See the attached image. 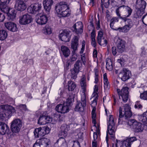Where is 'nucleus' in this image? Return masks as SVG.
Returning <instances> with one entry per match:
<instances>
[{
  "mask_svg": "<svg viewBox=\"0 0 147 147\" xmlns=\"http://www.w3.org/2000/svg\"><path fill=\"white\" fill-rule=\"evenodd\" d=\"M105 111L107 115H109V117L107 121V132L106 141L108 143V138L114 139L115 138V123L116 122L113 118V116L110 115L109 111L107 109H105Z\"/></svg>",
  "mask_w": 147,
  "mask_h": 147,
  "instance_id": "f257e3e1",
  "label": "nucleus"
},
{
  "mask_svg": "<svg viewBox=\"0 0 147 147\" xmlns=\"http://www.w3.org/2000/svg\"><path fill=\"white\" fill-rule=\"evenodd\" d=\"M86 42L84 40H83L82 43V48L80 53L82 54L80 55L81 59L77 61L74 64V69L76 71L79 72L82 69V63L84 65H86V53H83L85 50Z\"/></svg>",
  "mask_w": 147,
  "mask_h": 147,
  "instance_id": "f03ea898",
  "label": "nucleus"
},
{
  "mask_svg": "<svg viewBox=\"0 0 147 147\" xmlns=\"http://www.w3.org/2000/svg\"><path fill=\"white\" fill-rule=\"evenodd\" d=\"M72 99L71 96L69 97L64 102L63 104L57 105L56 108V110L58 112L65 113L69 111V107L71 104Z\"/></svg>",
  "mask_w": 147,
  "mask_h": 147,
  "instance_id": "7ed1b4c3",
  "label": "nucleus"
},
{
  "mask_svg": "<svg viewBox=\"0 0 147 147\" xmlns=\"http://www.w3.org/2000/svg\"><path fill=\"white\" fill-rule=\"evenodd\" d=\"M81 102L77 101L74 110L76 111L82 112L84 111L86 105V97L84 94L81 95Z\"/></svg>",
  "mask_w": 147,
  "mask_h": 147,
  "instance_id": "20e7f679",
  "label": "nucleus"
},
{
  "mask_svg": "<svg viewBox=\"0 0 147 147\" xmlns=\"http://www.w3.org/2000/svg\"><path fill=\"white\" fill-rule=\"evenodd\" d=\"M131 128L135 129L136 132H142L143 130V125L141 123L137 122L134 119H130L127 123Z\"/></svg>",
  "mask_w": 147,
  "mask_h": 147,
  "instance_id": "39448f33",
  "label": "nucleus"
},
{
  "mask_svg": "<svg viewBox=\"0 0 147 147\" xmlns=\"http://www.w3.org/2000/svg\"><path fill=\"white\" fill-rule=\"evenodd\" d=\"M22 126V122L19 119H16L11 122V127L13 133L18 132Z\"/></svg>",
  "mask_w": 147,
  "mask_h": 147,
  "instance_id": "423d86ee",
  "label": "nucleus"
},
{
  "mask_svg": "<svg viewBox=\"0 0 147 147\" xmlns=\"http://www.w3.org/2000/svg\"><path fill=\"white\" fill-rule=\"evenodd\" d=\"M123 107L124 110V111H123V113L120 107V118L123 117L124 115L126 118L131 117L132 116V113L129 105L127 104H126L124 105Z\"/></svg>",
  "mask_w": 147,
  "mask_h": 147,
  "instance_id": "0eeeda50",
  "label": "nucleus"
},
{
  "mask_svg": "<svg viewBox=\"0 0 147 147\" xmlns=\"http://www.w3.org/2000/svg\"><path fill=\"white\" fill-rule=\"evenodd\" d=\"M32 21V17L27 14L21 16L19 17V23L22 25H26L29 24Z\"/></svg>",
  "mask_w": 147,
  "mask_h": 147,
  "instance_id": "6e6552de",
  "label": "nucleus"
},
{
  "mask_svg": "<svg viewBox=\"0 0 147 147\" xmlns=\"http://www.w3.org/2000/svg\"><path fill=\"white\" fill-rule=\"evenodd\" d=\"M69 6L67 2L64 1L60 2L57 4L55 7V9L58 14H60Z\"/></svg>",
  "mask_w": 147,
  "mask_h": 147,
  "instance_id": "1a4fd4ad",
  "label": "nucleus"
},
{
  "mask_svg": "<svg viewBox=\"0 0 147 147\" xmlns=\"http://www.w3.org/2000/svg\"><path fill=\"white\" fill-rule=\"evenodd\" d=\"M42 8L41 4L36 3L31 5L28 9V12L32 14H35L36 12L39 11Z\"/></svg>",
  "mask_w": 147,
  "mask_h": 147,
  "instance_id": "9d476101",
  "label": "nucleus"
},
{
  "mask_svg": "<svg viewBox=\"0 0 147 147\" xmlns=\"http://www.w3.org/2000/svg\"><path fill=\"white\" fill-rule=\"evenodd\" d=\"M123 76L121 78V80L123 81H125L129 79L131 76V73L128 69L123 68L120 72Z\"/></svg>",
  "mask_w": 147,
  "mask_h": 147,
  "instance_id": "9b49d317",
  "label": "nucleus"
},
{
  "mask_svg": "<svg viewBox=\"0 0 147 147\" xmlns=\"http://www.w3.org/2000/svg\"><path fill=\"white\" fill-rule=\"evenodd\" d=\"M16 9L19 11H23L26 8V5L22 0H17L15 4Z\"/></svg>",
  "mask_w": 147,
  "mask_h": 147,
  "instance_id": "f8f14e48",
  "label": "nucleus"
},
{
  "mask_svg": "<svg viewBox=\"0 0 147 147\" xmlns=\"http://www.w3.org/2000/svg\"><path fill=\"white\" fill-rule=\"evenodd\" d=\"M78 45L79 38L77 36H74L72 39L71 43V48L74 52L78 50Z\"/></svg>",
  "mask_w": 147,
  "mask_h": 147,
  "instance_id": "ddd939ff",
  "label": "nucleus"
},
{
  "mask_svg": "<svg viewBox=\"0 0 147 147\" xmlns=\"http://www.w3.org/2000/svg\"><path fill=\"white\" fill-rule=\"evenodd\" d=\"M60 39L65 42H69L70 40L69 32L67 30H64L59 35Z\"/></svg>",
  "mask_w": 147,
  "mask_h": 147,
  "instance_id": "4468645a",
  "label": "nucleus"
},
{
  "mask_svg": "<svg viewBox=\"0 0 147 147\" xmlns=\"http://www.w3.org/2000/svg\"><path fill=\"white\" fill-rule=\"evenodd\" d=\"M4 24L6 28L11 32H15L18 30L16 24L13 22H7L5 23Z\"/></svg>",
  "mask_w": 147,
  "mask_h": 147,
  "instance_id": "2eb2a0df",
  "label": "nucleus"
},
{
  "mask_svg": "<svg viewBox=\"0 0 147 147\" xmlns=\"http://www.w3.org/2000/svg\"><path fill=\"white\" fill-rule=\"evenodd\" d=\"M83 28L82 22H77L73 26V31L77 34H81L83 32Z\"/></svg>",
  "mask_w": 147,
  "mask_h": 147,
  "instance_id": "dca6fc26",
  "label": "nucleus"
},
{
  "mask_svg": "<svg viewBox=\"0 0 147 147\" xmlns=\"http://www.w3.org/2000/svg\"><path fill=\"white\" fill-rule=\"evenodd\" d=\"M9 131L8 125L3 122L0 121V134L4 135L8 134Z\"/></svg>",
  "mask_w": 147,
  "mask_h": 147,
  "instance_id": "f3484780",
  "label": "nucleus"
},
{
  "mask_svg": "<svg viewBox=\"0 0 147 147\" xmlns=\"http://www.w3.org/2000/svg\"><path fill=\"white\" fill-rule=\"evenodd\" d=\"M0 108L4 111L3 112L11 114L15 111V109L13 107L7 105H1L0 106Z\"/></svg>",
  "mask_w": 147,
  "mask_h": 147,
  "instance_id": "a211bd4d",
  "label": "nucleus"
},
{
  "mask_svg": "<svg viewBox=\"0 0 147 147\" xmlns=\"http://www.w3.org/2000/svg\"><path fill=\"white\" fill-rule=\"evenodd\" d=\"M146 5V3L144 0H137L135 7L136 9L144 10Z\"/></svg>",
  "mask_w": 147,
  "mask_h": 147,
  "instance_id": "6ab92c4d",
  "label": "nucleus"
},
{
  "mask_svg": "<svg viewBox=\"0 0 147 147\" xmlns=\"http://www.w3.org/2000/svg\"><path fill=\"white\" fill-rule=\"evenodd\" d=\"M53 3V0H44L43 2L44 9L48 12L50 11Z\"/></svg>",
  "mask_w": 147,
  "mask_h": 147,
  "instance_id": "aec40b11",
  "label": "nucleus"
},
{
  "mask_svg": "<svg viewBox=\"0 0 147 147\" xmlns=\"http://www.w3.org/2000/svg\"><path fill=\"white\" fill-rule=\"evenodd\" d=\"M80 83L82 89L81 95H82L83 94H84V95H86L85 92L86 91V77L85 75H83L82 76Z\"/></svg>",
  "mask_w": 147,
  "mask_h": 147,
  "instance_id": "412c9836",
  "label": "nucleus"
},
{
  "mask_svg": "<svg viewBox=\"0 0 147 147\" xmlns=\"http://www.w3.org/2000/svg\"><path fill=\"white\" fill-rule=\"evenodd\" d=\"M48 18L45 15H42L39 16L36 20V23L40 25H43L45 24L47 22Z\"/></svg>",
  "mask_w": 147,
  "mask_h": 147,
  "instance_id": "4be33fe9",
  "label": "nucleus"
},
{
  "mask_svg": "<svg viewBox=\"0 0 147 147\" xmlns=\"http://www.w3.org/2000/svg\"><path fill=\"white\" fill-rule=\"evenodd\" d=\"M44 129L41 127L37 128L35 129L34 131V136L36 138H38L39 137H41L44 136L45 133L44 131Z\"/></svg>",
  "mask_w": 147,
  "mask_h": 147,
  "instance_id": "5701e85b",
  "label": "nucleus"
},
{
  "mask_svg": "<svg viewBox=\"0 0 147 147\" xmlns=\"http://www.w3.org/2000/svg\"><path fill=\"white\" fill-rule=\"evenodd\" d=\"M39 143L40 144L41 147H49L51 142L49 139L42 138L40 140Z\"/></svg>",
  "mask_w": 147,
  "mask_h": 147,
  "instance_id": "b1692460",
  "label": "nucleus"
},
{
  "mask_svg": "<svg viewBox=\"0 0 147 147\" xmlns=\"http://www.w3.org/2000/svg\"><path fill=\"white\" fill-rule=\"evenodd\" d=\"M103 36V33L102 31H100L98 32L97 37V40L98 43L101 46H105L107 43V40H105L104 42L101 43V39H102Z\"/></svg>",
  "mask_w": 147,
  "mask_h": 147,
  "instance_id": "393cba45",
  "label": "nucleus"
},
{
  "mask_svg": "<svg viewBox=\"0 0 147 147\" xmlns=\"http://www.w3.org/2000/svg\"><path fill=\"white\" fill-rule=\"evenodd\" d=\"M119 38L118 36H115V41H117L116 42V44L117 45L118 48L117 49L115 47H112V52L114 55H116L117 53L119 52V49H118V46L119 45Z\"/></svg>",
  "mask_w": 147,
  "mask_h": 147,
  "instance_id": "a878e982",
  "label": "nucleus"
},
{
  "mask_svg": "<svg viewBox=\"0 0 147 147\" xmlns=\"http://www.w3.org/2000/svg\"><path fill=\"white\" fill-rule=\"evenodd\" d=\"M94 82L96 84H98L99 82V71L97 67H95L94 69Z\"/></svg>",
  "mask_w": 147,
  "mask_h": 147,
  "instance_id": "bb28decb",
  "label": "nucleus"
},
{
  "mask_svg": "<svg viewBox=\"0 0 147 147\" xmlns=\"http://www.w3.org/2000/svg\"><path fill=\"white\" fill-rule=\"evenodd\" d=\"M135 137H132L127 139L124 141V143L126 147H131V144L134 141L136 140Z\"/></svg>",
  "mask_w": 147,
  "mask_h": 147,
  "instance_id": "cd10ccee",
  "label": "nucleus"
},
{
  "mask_svg": "<svg viewBox=\"0 0 147 147\" xmlns=\"http://www.w3.org/2000/svg\"><path fill=\"white\" fill-rule=\"evenodd\" d=\"M61 51L63 55L66 57L68 56L70 54V51L69 48L67 47L62 46L61 47Z\"/></svg>",
  "mask_w": 147,
  "mask_h": 147,
  "instance_id": "c85d7f7f",
  "label": "nucleus"
},
{
  "mask_svg": "<svg viewBox=\"0 0 147 147\" xmlns=\"http://www.w3.org/2000/svg\"><path fill=\"white\" fill-rule=\"evenodd\" d=\"M103 82L105 88L109 89L110 87V84L107 76V74L105 73L103 74Z\"/></svg>",
  "mask_w": 147,
  "mask_h": 147,
  "instance_id": "c756f323",
  "label": "nucleus"
},
{
  "mask_svg": "<svg viewBox=\"0 0 147 147\" xmlns=\"http://www.w3.org/2000/svg\"><path fill=\"white\" fill-rule=\"evenodd\" d=\"M138 117L140 121L144 123H146L147 121V111L143 114L139 115Z\"/></svg>",
  "mask_w": 147,
  "mask_h": 147,
  "instance_id": "7c9ffc66",
  "label": "nucleus"
},
{
  "mask_svg": "<svg viewBox=\"0 0 147 147\" xmlns=\"http://www.w3.org/2000/svg\"><path fill=\"white\" fill-rule=\"evenodd\" d=\"M68 90L69 91H73L76 87V83L74 82L69 81L67 82Z\"/></svg>",
  "mask_w": 147,
  "mask_h": 147,
  "instance_id": "2f4dec72",
  "label": "nucleus"
},
{
  "mask_svg": "<svg viewBox=\"0 0 147 147\" xmlns=\"http://www.w3.org/2000/svg\"><path fill=\"white\" fill-rule=\"evenodd\" d=\"M119 18L117 17L113 18L111 20V23L110 24L111 28L115 30H118L119 29V27L115 28H114V24L116 22H118L119 21Z\"/></svg>",
  "mask_w": 147,
  "mask_h": 147,
  "instance_id": "473e14b6",
  "label": "nucleus"
},
{
  "mask_svg": "<svg viewBox=\"0 0 147 147\" xmlns=\"http://www.w3.org/2000/svg\"><path fill=\"white\" fill-rule=\"evenodd\" d=\"M8 34L6 31L0 29V40H3L6 39L7 36Z\"/></svg>",
  "mask_w": 147,
  "mask_h": 147,
  "instance_id": "72a5a7b5",
  "label": "nucleus"
},
{
  "mask_svg": "<svg viewBox=\"0 0 147 147\" xmlns=\"http://www.w3.org/2000/svg\"><path fill=\"white\" fill-rule=\"evenodd\" d=\"M71 14V11L69 6L60 14L63 17H68Z\"/></svg>",
  "mask_w": 147,
  "mask_h": 147,
  "instance_id": "f704fd0d",
  "label": "nucleus"
},
{
  "mask_svg": "<svg viewBox=\"0 0 147 147\" xmlns=\"http://www.w3.org/2000/svg\"><path fill=\"white\" fill-rule=\"evenodd\" d=\"M96 108L95 107H93L91 112L92 117V122L95 125L96 124Z\"/></svg>",
  "mask_w": 147,
  "mask_h": 147,
  "instance_id": "c9c22d12",
  "label": "nucleus"
},
{
  "mask_svg": "<svg viewBox=\"0 0 147 147\" xmlns=\"http://www.w3.org/2000/svg\"><path fill=\"white\" fill-rule=\"evenodd\" d=\"M119 77H117L115 78L113 83L115 88L117 89V92L119 96V89L118 88L119 85Z\"/></svg>",
  "mask_w": 147,
  "mask_h": 147,
  "instance_id": "e433bc0d",
  "label": "nucleus"
},
{
  "mask_svg": "<svg viewBox=\"0 0 147 147\" xmlns=\"http://www.w3.org/2000/svg\"><path fill=\"white\" fill-rule=\"evenodd\" d=\"M106 68L109 71L112 70L113 69V66L111 59L107 58L106 59Z\"/></svg>",
  "mask_w": 147,
  "mask_h": 147,
  "instance_id": "4c0bfd02",
  "label": "nucleus"
},
{
  "mask_svg": "<svg viewBox=\"0 0 147 147\" xmlns=\"http://www.w3.org/2000/svg\"><path fill=\"white\" fill-rule=\"evenodd\" d=\"M43 32L46 34H50L52 32L51 29L48 25H46L42 30Z\"/></svg>",
  "mask_w": 147,
  "mask_h": 147,
  "instance_id": "58836bf2",
  "label": "nucleus"
},
{
  "mask_svg": "<svg viewBox=\"0 0 147 147\" xmlns=\"http://www.w3.org/2000/svg\"><path fill=\"white\" fill-rule=\"evenodd\" d=\"M123 9L127 12L128 14L127 16V17H129L131 14L132 10L130 8L123 5L120 6V9Z\"/></svg>",
  "mask_w": 147,
  "mask_h": 147,
  "instance_id": "ea45409f",
  "label": "nucleus"
},
{
  "mask_svg": "<svg viewBox=\"0 0 147 147\" xmlns=\"http://www.w3.org/2000/svg\"><path fill=\"white\" fill-rule=\"evenodd\" d=\"M132 26L125 25L122 27L120 28V32L126 33L128 32L132 27Z\"/></svg>",
  "mask_w": 147,
  "mask_h": 147,
  "instance_id": "a19ab883",
  "label": "nucleus"
},
{
  "mask_svg": "<svg viewBox=\"0 0 147 147\" xmlns=\"http://www.w3.org/2000/svg\"><path fill=\"white\" fill-rule=\"evenodd\" d=\"M11 114L7 113H6L4 112L0 113V119L3 120L6 118L11 116Z\"/></svg>",
  "mask_w": 147,
  "mask_h": 147,
  "instance_id": "79ce46f5",
  "label": "nucleus"
},
{
  "mask_svg": "<svg viewBox=\"0 0 147 147\" xmlns=\"http://www.w3.org/2000/svg\"><path fill=\"white\" fill-rule=\"evenodd\" d=\"M125 42L121 40L120 41V53H122L125 51Z\"/></svg>",
  "mask_w": 147,
  "mask_h": 147,
  "instance_id": "37998d69",
  "label": "nucleus"
},
{
  "mask_svg": "<svg viewBox=\"0 0 147 147\" xmlns=\"http://www.w3.org/2000/svg\"><path fill=\"white\" fill-rule=\"evenodd\" d=\"M136 9L137 11H136V13L134 15L135 17L136 18H137L141 17L144 13V10L140 9Z\"/></svg>",
  "mask_w": 147,
  "mask_h": 147,
  "instance_id": "c03bdc74",
  "label": "nucleus"
},
{
  "mask_svg": "<svg viewBox=\"0 0 147 147\" xmlns=\"http://www.w3.org/2000/svg\"><path fill=\"white\" fill-rule=\"evenodd\" d=\"M38 123L40 125H45L46 124L45 116H40L38 120Z\"/></svg>",
  "mask_w": 147,
  "mask_h": 147,
  "instance_id": "a18cd8bd",
  "label": "nucleus"
},
{
  "mask_svg": "<svg viewBox=\"0 0 147 147\" xmlns=\"http://www.w3.org/2000/svg\"><path fill=\"white\" fill-rule=\"evenodd\" d=\"M70 129V126L68 125L64 124H63L61 127V130L67 132Z\"/></svg>",
  "mask_w": 147,
  "mask_h": 147,
  "instance_id": "49530a36",
  "label": "nucleus"
},
{
  "mask_svg": "<svg viewBox=\"0 0 147 147\" xmlns=\"http://www.w3.org/2000/svg\"><path fill=\"white\" fill-rule=\"evenodd\" d=\"M110 0H103L102 1L101 3V7L102 9H103V5H104L105 8H108L110 4Z\"/></svg>",
  "mask_w": 147,
  "mask_h": 147,
  "instance_id": "de8ad7c7",
  "label": "nucleus"
},
{
  "mask_svg": "<svg viewBox=\"0 0 147 147\" xmlns=\"http://www.w3.org/2000/svg\"><path fill=\"white\" fill-rule=\"evenodd\" d=\"M71 79H75L77 78V75L79 72L77 71H76L74 69H73V70H71Z\"/></svg>",
  "mask_w": 147,
  "mask_h": 147,
  "instance_id": "09e8293b",
  "label": "nucleus"
},
{
  "mask_svg": "<svg viewBox=\"0 0 147 147\" xmlns=\"http://www.w3.org/2000/svg\"><path fill=\"white\" fill-rule=\"evenodd\" d=\"M127 59L125 55L120 59V64L121 66H124L126 64Z\"/></svg>",
  "mask_w": 147,
  "mask_h": 147,
  "instance_id": "8fccbe9b",
  "label": "nucleus"
},
{
  "mask_svg": "<svg viewBox=\"0 0 147 147\" xmlns=\"http://www.w3.org/2000/svg\"><path fill=\"white\" fill-rule=\"evenodd\" d=\"M128 88L127 87H124L121 90V95L124 94V95H128Z\"/></svg>",
  "mask_w": 147,
  "mask_h": 147,
  "instance_id": "3c124183",
  "label": "nucleus"
},
{
  "mask_svg": "<svg viewBox=\"0 0 147 147\" xmlns=\"http://www.w3.org/2000/svg\"><path fill=\"white\" fill-rule=\"evenodd\" d=\"M120 19H121L124 22H127L128 23V25L132 26V22L130 19L126 18V17H122L120 16Z\"/></svg>",
  "mask_w": 147,
  "mask_h": 147,
  "instance_id": "603ef678",
  "label": "nucleus"
},
{
  "mask_svg": "<svg viewBox=\"0 0 147 147\" xmlns=\"http://www.w3.org/2000/svg\"><path fill=\"white\" fill-rule=\"evenodd\" d=\"M67 135V132L64 131H60L59 133V136L60 138V139H61V138H65Z\"/></svg>",
  "mask_w": 147,
  "mask_h": 147,
  "instance_id": "864d4df0",
  "label": "nucleus"
},
{
  "mask_svg": "<svg viewBox=\"0 0 147 147\" xmlns=\"http://www.w3.org/2000/svg\"><path fill=\"white\" fill-rule=\"evenodd\" d=\"M140 97L142 99L147 100V91H144L141 93L140 94Z\"/></svg>",
  "mask_w": 147,
  "mask_h": 147,
  "instance_id": "5fc2aeb1",
  "label": "nucleus"
},
{
  "mask_svg": "<svg viewBox=\"0 0 147 147\" xmlns=\"http://www.w3.org/2000/svg\"><path fill=\"white\" fill-rule=\"evenodd\" d=\"M11 0H0V5L1 7L3 5H7L9 3Z\"/></svg>",
  "mask_w": 147,
  "mask_h": 147,
  "instance_id": "6e6d98bb",
  "label": "nucleus"
},
{
  "mask_svg": "<svg viewBox=\"0 0 147 147\" xmlns=\"http://www.w3.org/2000/svg\"><path fill=\"white\" fill-rule=\"evenodd\" d=\"M72 52H73V55L71 58V61H74L77 59V55L75 53V52H74V51H72Z\"/></svg>",
  "mask_w": 147,
  "mask_h": 147,
  "instance_id": "4d7b16f0",
  "label": "nucleus"
},
{
  "mask_svg": "<svg viewBox=\"0 0 147 147\" xmlns=\"http://www.w3.org/2000/svg\"><path fill=\"white\" fill-rule=\"evenodd\" d=\"M136 109H140L142 107V106L140 104L139 101H137L136 103L134 106Z\"/></svg>",
  "mask_w": 147,
  "mask_h": 147,
  "instance_id": "13d9d810",
  "label": "nucleus"
},
{
  "mask_svg": "<svg viewBox=\"0 0 147 147\" xmlns=\"http://www.w3.org/2000/svg\"><path fill=\"white\" fill-rule=\"evenodd\" d=\"M142 20L143 24L147 26V14L143 16Z\"/></svg>",
  "mask_w": 147,
  "mask_h": 147,
  "instance_id": "bf43d9fd",
  "label": "nucleus"
},
{
  "mask_svg": "<svg viewBox=\"0 0 147 147\" xmlns=\"http://www.w3.org/2000/svg\"><path fill=\"white\" fill-rule=\"evenodd\" d=\"M121 96L122 97L123 102H126L128 99V95H124V94H123V95H121Z\"/></svg>",
  "mask_w": 147,
  "mask_h": 147,
  "instance_id": "052dcab7",
  "label": "nucleus"
},
{
  "mask_svg": "<svg viewBox=\"0 0 147 147\" xmlns=\"http://www.w3.org/2000/svg\"><path fill=\"white\" fill-rule=\"evenodd\" d=\"M100 134H98V132L96 131L95 132H94L93 133V138L94 141H97L96 140L98 138V135H99Z\"/></svg>",
  "mask_w": 147,
  "mask_h": 147,
  "instance_id": "680f3d73",
  "label": "nucleus"
},
{
  "mask_svg": "<svg viewBox=\"0 0 147 147\" xmlns=\"http://www.w3.org/2000/svg\"><path fill=\"white\" fill-rule=\"evenodd\" d=\"M43 129H44V130L45 131H44L45 133V135L48 134L50 132V129L49 127H47L45 128H43Z\"/></svg>",
  "mask_w": 147,
  "mask_h": 147,
  "instance_id": "e2e57ef3",
  "label": "nucleus"
},
{
  "mask_svg": "<svg viewBox=\"0 0 147 147\" xmlns=\"http://www.w3.org/2000/svg\"><path fill=\"white\" fill-rule=\"evenodd\" d=\"M46 123H50L52 121V118L49 116H45Z\"/></svg>",
  "mask_w": 147,
  "mask_h": 147,
  "instance_id": "0e129e2a",
  "label": "nucleus"
},
{
  "mask_svg": "<svg viewBox=\"0 0 147 147\" xmlns=\"http://www.w3.org/2000/svg\"><path fill=\"white\" fill-rule=\"evenodd\" d=\"M72 147H80V143L78 141H74Z\"/></svg>",
  "mask_w": 147,
  "mask_h": 147,
  "instance_id": "69168bd1",
  "label": "nucleus"
},
{
  "mask_svg": "<svg viewBox=\"0 0 147 147\" xmlns=\"http://www.w3.org/2000/svg\"><path fill=\"white\" fill-rule=\"evenodd\" d=\"M20 106L21 109H22L25 111H28V110L27 108L26 105H21Z\"/></svg>",
  "mask_w": 147,
  "mask_h": 147,
  "instance_id": "338daca9",
  "label": "nucleus"
},
{
  "mask_svg": "<svg viewBox=\"0 0 147 147\" xmlns=\"http://www.w3.org/2000/svg\"><path fill=\"white\" fill-rule=\"evenodd\" d=\"M5 18V17L4 14L0 12V22H3Z\"/></svg>",
  "mask_w": 147,
  "mask_h": 147,
  "instance_id": "774afa93",
  "label": "nucleus"
}]
</instances>
